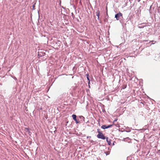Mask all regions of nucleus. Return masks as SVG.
Wrapping results in <instances>:
<instances>
[{
  "mask_svg": "<svg viewBox=\"0 0 160 160\" xmlns=\"http://www.w3.org/2000/svg\"><path fill=\"white\" fill-rule=\"evenodd\" d=\"M25 129L27 130L26 131L28 132H29V133L30 132L29 131V128H25Z\"/></svg>",
  "mask_w": 160,
  "mask_h": 160,
  "instance_id": "obj_8",
  "label": "nucleus"
},
{
  "mask_svg": "<svg viewBox=\"0 0 160 160\" xmlns=\"http://www.w3.org/2000/svg\"><path fill=\"white\" fill-rule=\"evenodd\" d=\"M38 55L39 56H42V55L41 54L40 52L39 53Z\"/></svg>",
  "mask_w": 160,
  "mask_h": 160,
  "instance_id": "obj_10",
  "label": "nucleus"
},
{
  "mask_svg": "<svg viewBox=\"0 0 160 160\" xmlns=\"http://www.w3.org/2000/svg\"><path fill=\"white\" fill-rule=\"evenodd\" d=\"M113 125H109L108 126L106 125H103L101 126V128L103 129H105L111 127Z\"/></svg>",
  "mask_w": 160,
  "mask_h": 160,
  "instance_id": "obj_3",
  "label": "nucleus"
},
{
  "mask_svg": "<svg viewBox=\"0 0 160 160\" xmlns=\"http://www.w3.org/2000/svg\"><path fill=\"white\" fill-rule=\"evenodd\" d=\"M140 0H138V2H139L140 1Z\"/></svg>",
  "mask_w": 160,
  "mask_h": 160,
  "instance_id": "obj_11",
  "label": "nucleus"
},
{
  "mask_svg": "<svg viewBox=\"0 0 160 160\" xmlns=\"http://www.w3.org/2000/svg\"><path fill=\"white\" fill-rule=\"evenodd\" d=\"M76 115L75 114H73L72 115V118L74 120H76Z\"/></svg>",
  "mask_w": 160,
  "mask_h": 160,
  "instance_id": "obj_5",
  "label": "nucleus"
},
{
  "mask_svg": "<svg viewBox=\"0 0 160 160\" xmlns=\"http://www.w3.org/2000/svg\"><path fill=\"white\" fill-rule=\"evenodd\" d=\"M106 139L107 142H108V145H110L111 144V140L109 139L108 138V137H107L106 138Z\"/></svg>",
  "mask_w": 160,
  "mask_h": 160,
  "instance_id": "obj_4",
  "label": "nucleus"
},
{
  "mask_svg": "<svg viewBox=\"0 0 160 160\" xmlns=\"http://www.w3.org/2000/svg\"><path fill=\"white\" fill-rule=\"evenodd\" d=\"M99 14H100V12H99V10H98V11H97V12H96V15L98 17V19L99 18Z\"/></svg>",
  "mask_w": 160,
  "mask_h": 160,
  "instance_id": "obj_6",
  "label": "nucleus"
},
{
  "mask_svg": "<svg viewBox=\"0 0 160 160\" xmlns=\"http://www.w3.org/2000/svg\"><path fill=\"white\" fill-rule=\"evenodd\" d=\"M75 121H76V122L77 123H79V121H78L77 119H76V120Z\"/></svg>",
  "mask_w": 160,
  "mask_h": 160,
  "instance_id": "obj_9",
  "label": "nucleus"
},
{
  "mask_svg": "<svg viewBox=\"0 0 160 160\" xmlns=\"http://www.w3.org/2000/svg\"><path fill=\"white\" fill-rule=\"evenodd\" d=\"M86 75H87V79L88 80V83H90V80H89V75L88 74H87Z\"/></svg>",
  "mask_w": 160,
  "mask_h": 160,
  "instance_id": "obj_7",
  "label": "nucleus"
},
{
  "mask_svg": "<svg viewBox=\"0 0 160 160\" xmlns=\"http://www.w3.org/2000/svg\"><path fill=\"white\" fill-rule=\"evenodd\" d=\"M121 16H122V14L119 12L115 15V17L116 18L117 20H118L119 19V17Z\"/></svg>",
  "mask_w": 160,
  "mask_h": 160,
  "instance_id": "obj_2",
  "label": "nucleus"
},
{
  "mask_svg": "<svg viewBox=\"0 0 160 160\" xmlns=\"http://www.w3.org/2000/svg\"><path fill=\"white\" fill-rule=\"evenodd\" d=\"M98 133L97 136L98 138L103 140L106 139V137L101 132L99 131L98 129Z\"/></svg>",
  "mask_w": 160,
  "mask_h": 160,
  "instance_id": "obj_1",
  "label": "nucleus"
}]
</instances>
